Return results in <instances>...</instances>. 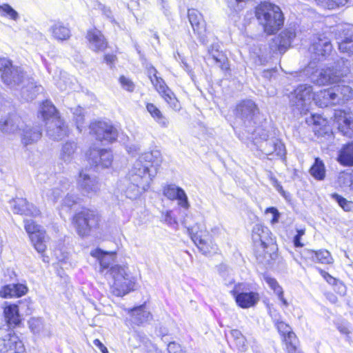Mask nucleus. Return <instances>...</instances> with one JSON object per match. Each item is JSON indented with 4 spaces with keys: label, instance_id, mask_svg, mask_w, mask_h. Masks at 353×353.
I'll return each instance as SVG.
<instances>
[{
    "label": "nucleus",
    "instance_id": "nucleus-27",
    "mask_svg": "<svg viewBox=\"0 0 353 353\" xmlns=\"http://www.w3.org/2000/svg\"><path fill=\"white\" fill-rule=\"evenodd\" d=\"M86 39L90 48L94 52H102L108 46V43L101 32L97 29L88 30Z\"/></svg>",
    "mask_w": 353,
    "mask_h": 353
},
{
    "label": "nucleus",
    "instance_id": "nucleus-63",
    "mask_svg": "<svg viewBox=\"0 0 353 353\" xmlns=\"http://www.w3.org/2000/svg\"><path fill=\"white\" fill-rule=\"evenodd\" d=\"M337 329L343 334L347 335L350 333L349 327L347 325H345V324L338 325Z\"/></svg>",
    "mask_w": 353,
    "mask_h": 353
},
{
    "label": "nucleus",
    "instance_id": "nucleus-17",
    "mask_svg": "<svg viewBox=\"0 0 353 353\" xmlns=\"http://www.w3.org/2000/svg\"><path fill=\"white\" fill-rule=\"evenodd\" d=\"M188 230L190 232L191 238L196 245L198 249L203 254H208L212 251H215L216 245L212 241L211 236L206 231L194 233V229L188 227Z\"/></svg>",
    "mask_w": 353,
    "mask_h": 353
},
{
    "label": "nucleus",
    "instance_id": "nucleus-59",
    "mask_svg": "<svg viewBox=\"0 0 353 353\" xmlns=\"http://www.w3.org/2000/svg\"><path fill=\"white\" fill-rule=\"evenodd\" d=\"M276 74V70L272 68L265 70L262 72V77L268 80H271L272 78L274 77Z\"/></svg>",
    "mask_w": 353,
    "mask_h": 353
},
{
    "label": "nucleus",
    "instance_id": "nucleus-11",
    "mask_svg": "<svg viewBox=\"0 0 353 353\" xmlns=\"http://www.w3.org/2000/svg\"><path fill=\"white\" fill-rule=\"evenodd\" d=\"M24 346L22 341L7 326L0 327V352L22 353Z\"/></svg>",
    "mask_w": 353,
    "mask_h": 353
},
{
    "label": "nucleus",
    "instance_id": "nucleus-16",
    "mask_svg": "<svg viewBox=\"0 0 353 353\" xmlns=\"http://www.w3.org/2000/svg\"><path fill=\"white\" fill-rule=\"evenodd\" d=\"M88 160L91 165L97 169L105 168L112 165L113 155L110 150L92 148L88 154Z\"/></svg>",
    "mask_w": 353,
    "mask_h": 353
},
{
    "label": "nucleus",
    "instance_id": "nucleus-43",
    "mask_svg": "<svg viewBox=\"0 0 353 353\" xmlns=\"http://www.w3.org/2000/svg\"><path fill=\"white\" fill-rule=\"evenodd\" d=\"M310 172L311 175L317 180H322L325 178V166L322 161L319 158L315 159L314 163L311 167Z\"/></svg>",
    "mask_w": 353,
    "mask_h": 353
},
{
    "label": "nucleus",
    "instance_id": "nucleus-34",
    "mask_svg": "<svg viewBox=\"0 0 353 353\" xmlns=\"http://www.w3.org/2000/svg\"><path fill=\"white\" fill-rule=\"evenodd\" d=\"M42 90V87L37 85L36 82L33 80L28 79L27 84L21 88V97L26 101H31L34 99Z\"/></svg>",
    "mask_w": 353,
    "mask_h": 353
},
{
    "label": "nucleus",
    "instance_id": "nucleus-2",
    "mask_svg": "<svg viewBox=\"0 0 353 353\" xmlns=\"http://www.w3.org/2000/svg\"><path fill=\"white\" fill-rule=\"evenodd\" d=\"M90 254L97 258L100 263V272L113 279L111 292L117 296H123L134 290V279L127 272L125 266L112 265L114 254L105 252L101 249L91 251Z\"/></svg>",
    "mask_w": 353,
    "mask_h": 353
},
{
    "label": "nucleus",
    "instance_id": "nucleus-47",
    "mask_svg": "<svg viewBox=\"0 0 353 353\" xmlns=\"http://www.w3.org/2000/svg\"><path fill=\"white\" fill-rule=\"evenodd\" d=\"M28 324L30 330L34 333H39L43 328V321L41 318H31Z\"/></svg>",
    "mask_w": 353,
    "mask_h": 353
},
{
    "label": "nucleus",
    "instance_id": "nucleus-23",
    "mask_svg": "<svg viewBox=\"0 0 353 353\" xmlns=\"http://www.w3.org/2000/svg\"><path fill=\"white\" fill-rule=\"evenodd\" d=\"M155 85L157 91L169 104L170 107L174 111H179L181 108V104L172 91L166 85L163 79L157 80Z\"/></svg>",
    "mask_w": 353,
    "mask_h": 353
},
{
    "label": "nucleus",
    "instance_id": "nucleus-55",
    "mask_svg": "<svg viewBox=\"0 0 353 353\" xmlns=\"http://www.w3.org/2000/svg\"><path fill=\"white\" fill-rule=\"evenodd\" d=\"M77 197L73 194H68L63 199V204L68 207H72L77 203Z\"/></svg>",
    "mask_w": 353,
    "mask_h": 353
},
{
    "label": "nucleus",
    "instance_id": "nucleus-45",
    "mask_svg": "<svg viewBox=\"0 0 353 353\" xmlns=\"http://www.w3.org/2000/svg\"><path fill=\"white\" fill-rule=\"evenodd\" d=\"M332 198L334 199L338 204L346 212L353 211V202L347 201L346 199L339 195L336 193H334L332 195Z\"/></svg>",
    "mask_w": 353,
    "mask_h": 353
},
{
    "label": "nucleus",
    "instance_id": "nucleus-28",
    "mask_svg": "<svg viewBox=\"0 0 353 353\" xmlns=\"http://www.w3.org/2000/svg\"><path fill=\"white\" fill-rule=\"evenodd\" d=\"M128 313L131 316V321L137 325H142L152 319V315L146 310L145 304L134 307Z\"/></svg>",
    "mask_w": 353,
    "mask_h": 353
},
{
    "label": "nucleus",
    "instance_id": "nucleus-4",
    "mask_svg": "<svg viewBox=\"0 0 353 353\" xmlns=\"http://www.w3.org/2000/svg\"><path fill=\"white\" fill-rule=\"evenodd\" d=\"M161 162V153L158 150L142 154L133 163L125 178L130 181L149 186L152 179L156 176Z\"/></svg>",
    "mask_w": 353,
    "mask_h": 353
},
{
    "label": "nucleus",
    "instance_id": "nucleus-31",
    "mask_svg": "<svg viewBox=\"0 0 353 353\" xmlns=\"http://www.w3.org/2000/svg\"><path fill=\"white\" fill-rule=\"evenodd\" d=\"M212 59L222 70H228L229 65L227 57L219 50L218 44H212L208 49V60Z\"/></svg>",
    "mask_w": 353,
    "mask_h": 353
},
{
    "label": "nucleus",
    "instance_id": "nucleus-53",
    "mask_svg": "<svg viewBox=\"0 0 353 353\" xmlns=\"http://www.w3.org/2000/svg\"><path fill=\"white\" fill-rule=\"evenodd\" d=\"M265 213L266 214H268V213L272 214V219L271 220V222L272 223H275L279 221L280 213L279 212L278 210L276 208L271 207V208H267L265 210Z\"/></svg>",
    "mask_w": 353,
    "mask_h": 353
},
{
    "label": "nucleus",
    "instance_id": "nucleus-54",
    "mask_svg": "<svg viewBox=\"0 0 353 353\" xmlns=\"http://www.w3.org/2000/svg\"><path fill=\"white\" fill-rule=\"evenodd\" d=\"M61 75L59 79L57 80L56 85L61 90L63 91L67 90L68 82L65 80V74H61Z\"/></svg>",
    "mask_w": 353,
    "mask_h": 353
},
{
    "label": "nucleus",
    "instance_id": "nucleus-50",
    "mask_svg": "<svg viewBox=\"0 0 353 353\" xmlns=\"http://www.w3.org/2000/svg\"><path fill=\"white\" fill-rule=\"evenodd\" d=\"M119 81L123 89L128 92H132L134 89V84L128 78L121 76L119 79Z\"/></svg>",
    "mask_w": 353,
    "mask_h": 353
},
{
    "label": "nucleus",
    "instance_id": "nucleus-32",
    "mask_svg": "<svg viewBox=\"0 0 353 353\" xmlns=\"http://www.w3.org/2000/svg\"><path fill=\"white\" fill-rule=\"evenodd\" d=\"M27 291V287L23 284H9L1 288L0 296L5 299L20 297L24 295Z\"/></svg>",
    "mask_w": 353,
    "mask_h": 353
},
{
    "label": "nucleus",
    "instance_id": "nucleus-29",
    "mask_svg": "<svg viewBox=\"0 0 353 353\" xmlns=\"http://www.w3.org/2000/svg\"><path fill=\"white\" fill-rule=\"evenodd\" d=\"M3 314L6 324L3 326H7V328L11 329V327H14L20 324L21 319L17 305L10 304L6 305L4 307Z\"/></svg>",
    "mask_w": 353,
    "mask_h": 353
},
{
    "label": "nucleus",
    "instance_id": "nucleus-33",
    "mask_svg": "<svg viewBox=\"0 0 353 353\" xmlns=\"http://www.w3.org/2000/svg\"><path fill=\"white\" fill-rule=\"evenodd\" d=\"M39 112L46 123L61 117L55 106L49 100L43 102Z\"/></svg>",
    "mask_w": 353,
    "mask_h": 353
},
{
    "label": "nucleus",
    "instance_id": "nucleus-13",
    "mask_svg": "<svg viewBox=\"0 0 353 353\" xmlns=\"http://www.w3.org/2000/svg\"><path fill=\"white\" fill-rule=\"evenodd\" d=\"M90 133L100 141L112 143L118 137L117 130L110 123L105 121H95L90 125Z\"/></svg>",
    "mask_w": 353,
    "mask_h": 353
},
{
    "label": "nucleus",
    "instance_id": "nucleus-19",
    "mask_svg": "<svg viewBox=\"0 0 353 353\" xmlns=\"http://www.w3.org/2000/svg\"><path fill=\"white\" fill-rule=\"evenodd\" d=\"M334 121L339 130L346 137H353V119L350 112L336 110L334 113Z\"/></svg>",
    "mask_w": 353,
    "mask_h": 353
},
{
    "label": "nucleus",
    "instance_id": "nucleus-7",
    "mask_svg": "<svg viewBox=\"0 0 353 353\" xmlns=\"http://www.w3.org/2000/svg\"><path fill=\"white\" fill-rule=\"evenodd\" d=\"M252 238L254 243V254L259 263L264 265L271 264L276 254H271L266 249L274 250V241L269 228L261 224H256L252 229Z\"/></svg>",
    "mask_w": 353,
    "mask_h": 353
},
{
    "label": "nucleus",
    "instance_id": "nucleus-15",
    "mask_svg": "<svg viewBox=\"0 0 353 353\" xmlns=\"http://www.w3.org/2000/svg\"><path fill=\"white\" fill-rule=\"evenodd\" d=\"M70 187L71 183L68 179L63 176L59 177L52 187L45 188L43 190L42 196L48 201L55 203Z\"/></svg>",
    "mask_w": 353,
    "mask_h": 353
},
{
    "label": "nucleus",
    "instance_id": "nucleus-51",
    "mask_svg": "<svg viewBox=\"0 0 353 353\" xmlns=\"http://www.w3.org/2000/svg\"><path fill=\"white\" fill-rule=\"evenodd\" d=\"M319 272L328 283L334 285L339 283L342 285L341 283L338 279H335L325 271L320 269Z\"/></svg>",
    "mask_w": 353,
    "mask_h": 353
},
{
    "label": "nucleus",
    "instance_id": "nucleus-30",
    "mask_svg": "<svg viewBox=\"0 0 353 353\" xmlns=\"http://www.w3.org/2000/svg\"><path fill=\"white\" fill-rule=\"evenodd\" d=\"M52 37L59 41L70 39L71 32L69 27L60 21H54L50 28Z\"/></svg>",
    "mask_w": 353,
    "mask_h": 353
},
{
    "label": "nucleus",
    "instance_id": "nucleus-58",
    "mask_svg": "<svg viewBox=\"0 0 353 353\" xmlns=\"http://www.w3.org/2000/svg\"><path fill=\"white\" fill-rule=\"evenodd\" d=\"M305 234V231L303 230H297V234L294 237V246L298 247H302L303 244L301 242V236Z\"/></svg>",
    "mask_w": 353,
    "mask_h": 353
},
{
    "label": "nucleus",
    "instance_id": "nucleus-10",
    "mask_svg": "<svg viewBox=\"0 0 353 353\" xmlns=\"http://www.w3.org/2000/svg\"><path fill=\"white\" fill-rule=\"evenodd\" d=\"M100 217L94 210L84 209L77 213L73 217V223L79 235L81 236L89 234L91 230L99 225Z\"/></svg>",
    "mask_w": 353,
    "mask_h": 353
},
{
    "label": "nucleus",
    "instance_id": "nucleus-60",
    "mask_svg": "<svg viewBox=\"0 0 353 353\" xmlns=\"http://www.w3.org/2000/svg\"><path fill=\"white\" fill-rule=\"evenodd\" d=\"M297 342L293 343L286 346V350L288 353H303L302 351L299 350L296 347Z\"/></svg>",
    "mask_w": 353,
    "mask_h": 353
},
{
    "label": "nucleus",
    "instance_id": "nucleus-14",
    "mask_svg": "<svg viewBox=\"0 0 353 353\" xmlns=\"http://www.w3.org/2000/svg\"><path fill=\"white\" fill-rule=\"evenodd\" d=\"M77 185L79 190L88 196L97 194L101 190V183L99 179L86 172L81 170L77 179Z\"/></svg>",
    "mask_w": 353,
    "mask_h": 353
},
{
    "label": "nucleus",
    "instance_id": "nucleus-36",
    "mask_svg": "<svg viewBox=\"0 0 353 353\" xmlns=\"http://www.w3.org/2000/svg\"><path fill=\"white\" fill-rule=\"evenodd\" d=\"M279 333L283 336L285 346L297 342L295 334L292 332L291 327L285 322L281 321L276 323Z\"/></svg>",
    "mask_w": 353,
    "mask_h": 353
},
{
    "label": "nucleus",
    "instance_id": "nucleus-44",
    "mask_svg": "<svg viewBox=\"0 0 353 353\" xmlns=\"http://www.w3.org/2000/svg\"><path fill=\"white\" fill-rule=\"evenodd\" d=\"M0 16L9 17L14 21H17L19 18V13L8 3L0 5Z\"/></svg>",
    "mask_w": 353,
    "mask_h": 353
},
{
    "label": "nucleus",
    "instance_id": "nucleus-57",
    "mask_svg": "<svg viewBox=\"0 0 353 353\" xmlns=\"http://www.w3.org/2000/svg\"><path fill=\"white\" fill-rule=\"evenodd\" d=\"M235 344L238 349L241 351H245L247 348L246 339L244 336H242L239 339L234 341Z\"/></svg>",
    "mask_w": 353,
    "mask_h": 353
},
{
    "label": "nucleus",
    "instance_id": "nucleus-40",
    "mask_svg": "<svg viewBox=\"0 0 353 353\" xmlns=\"http://www.w3.org/2000/svg\"><path fill=\"white\" fill-rule=\"evenodd\" d=\"M77 145L74 142H67L63 147L60 154V159L65 163H70L73 159Z\"/></svg>",
    "mask_w": 353,
    "mask_h": 353
},
{
    "label": "nucleus",
    "instance_id": "nucleus-9",
    "mask_svg": "<svg viewBox=\"0 0 353 353\" xmlns=\"http://www.w3.org/2000/svg\"><path fill=\"white\" fill-rule=\"evenodd\" d=\"M0 73L2 82L10 88H16L23 83L26 78L23 69L12 64L8 58H0Z\"/></svg>",
    "mask_w": 353,
    "mask_h": 353
},
{
    "label": "nucleus",
    "instance_id": "nucleus-42",
    "mask_svg": "<svg viewBox=\"0 0 353 353\" xmlns=\"http://www.w3.org/2000/svg\"><path fill=\"white\" fill-rule=\"evenodd\" d=\"M311 258L313 261L319 262L324 264H330L333 261V259L330 253L325 250L319 251L310 252Z\"/></svg>",
    "mask_w": 353,
    "mask_h": 353
},
{
    "label": "nucleus",
    "instance_id": "nucleus-25",
    "mask_svg": "<svg viewBox=\"0 0 353 353\" xmlns=\"http://www.w3.org/2000/svg\"><path fill=\"white\" fill-rule=\"evenodd\" d=\"M232 294L237 305L242 308H248L254 306L259 300V295L256 292H239L236 288L232 290Z\"/></svg>",
    "mask_w": 353,
    "mask_h": 353
},
{
    "label": "nucleus",
    "instance_id": "nucleus-39",
    "mask_svg": "<svg viewBox=\"0 0 353 353\" xmlns=\"http://www.w3.org/2000/svg\"><path fill=\"white\" fill-rule=\"evenodd\" d=\"M339 161L345 165H353V143L347 145L341 150Z\"/></svg>",
    "mask_w": 353,
    "mask_h": 353
},
{
    "label": "nucleus",
    "instance_id": "nucleus-26",
    "mask_svg": "<svg viewBox=\"0 0 353 353\" xmlns=\"http://www.w3.org/2000/svg\"><path fill=\"white\" fill-rule=\"evenodd\" d=\"M119 187L127 198L135 199L143 191L148 189L149 186H145L139 183L130 181L128 179L125 177V179L121 181Z\"/></svg>",
    "mask_w": 353,
    "mask_h": 353
},
{
    "label": "nucleus",
    "instance_id": "nucleus-5",
    "mask_svg": "<svg viewBox=\"0 0 353 353\" xmlns=\"http://www.w3.org/2000/svg\"><path fill=\"white\" fill-rule=\"evenodd\" d=\"M0 129L5 133L18 132L24 146L37 143L42 136V130L39 125L27 124L17 114L10 115L8 119L1 120Z\"/></svg>",
    "mask_w": 353,
    "mask_h": 353
},
{
    "label": "nucleus",
    "instance_id": "nucleus-22",
    "mask_svg": "<svg viewBox=\"0 0 353 353\" xmlns=\"http://www.w3.org/2000/svg\"><path fill=\"white\" fill-rule=\"evenodd\" d=\"M296 36L295 26L287 27L280 32L274 41L280 53H284L291 46Z\"/></svg>",
    "mask_w": 353,
    "mask_h": 353
},
{
    "label": "nucleus",
    "instance_id": "nucleus-64",
    "mask_svg": "<svg viewBox=\"0 0 353 353\" xmlns=\"http://www.w3.org/2000/svg\"><path fill=\"white\" fill-rule=\"evenodd\" d=\"M230 334H231L232 337L233 338L234 341H235V340L239 339L240 337H241L242 336H243L241 332L236 329L232 330L230 331Z\"/></svg>",
    "mask_w": 353,
    "mask_h": 353
},
{
    "label": "nucleus",
    "instance_id": "nucleus-52",
    "mask_svg": "<svg viewBox=\"0 0 353 353\" xmlns=\"http://www.w3.org/2000/svg\"><path fill=\"white\" fill-rule=\"evenodd\" d=\"M157 70H156V68L154 67L150 66L148 68V77L155 88H156L155 83L157 82V81L159 79H163L162 78L157 77Z\"/></svg>",
    "mask_w": 353,
    "mask_h": 353
},
{
    "label": "nucleus",
    "instance_id": "nucleus-49",
    "mask_svg": "<svg viewBox=\"0 0 353 353\" xmlns=\"http://www.w3.org/2000/svg\"><path fill=\"white\" fill-rule=\"evenodd\" d=\"M339 181L343 183L345 186H348L350 190L353 194V179L351 174L341 173L339 176Z\"/></svg>",
    "mask_w": 353,
    "mask_h": 353
},
{
    "label": "nucleus",
    "instance_id": "nucleus-6",
    "mask_svg": "<svg viewBox=\"0 0 353 353\" xmlns=\"http://www.w3.org/2000/svg\"><path fill=\"white\" fill-rule=\"evenodd\" d=\"M254 14L264 32L274 34L284 23V16L279 6L268 1L261 2L256 6Z\"/></svg>",
    "mask_w": 353,
    "mask_h": 353
},
{
    "label": "nucleus",
    "instance_id": "nucleus-41",
    "mask_svg": "<svg viewBox=\"0 0 353 353\" xmlns=\"http://www.w3.org/2000/svg\"><path fill=\"white\" fill-rule=\"evenodd\" d=\"M334 88L339 97L341 104L353 98V89L347 85H338Z\"/></svg>",
    "mask_w": 353,
    "mask_h": 353
},
{
    "label": "nucleus",
    "instance_id": "nucleus-8",
    "mask_svg": "<svg viewBox=\"0 0 353 353\" xmlns=\"http://www.w3.org/2000/svg\"><path fill=\"white\" fill-rule=\"evenodd\" d=\"M259 108L250 99L241 101L236 107V117L240 120L241 126L249 134H254L260 129L256 127Z\"/></svg>",
    "mask_w": 353,
    "mask_h": 353
},
{
    "label": "nucleus",
    "instance_id": "nucleus-56",
    "mask_svg": "<svg viewBox=\"0 0 353 353\" xmlns=\"http://www.w3.org/2000/svg\"><path fill=\"white\" fill-rule=\"evenodd\" d=\"M78 110L79 111V114L77 115V117H74V119H75L77 129L79 130V132H81L82 124L83 123V121H84V116L83 114L82 109H79Z\"/></svg>",
    "mask_w": 353,
    "mask_h": 353
},
{
    "label": "nucleus",
    "instance_id": "nucleus-24",
    "mask_svg": "<svg viewBox=\"0 0 353 353\" xmlns=\"http://www.w3.org/2000/svg\"><path fill=\"white\" fill-rule=\"evenodd\" d=\"M12 210L16 214H24L31 216H37L40 214L39 210L34 205L29 203L26 199L17 198L11 201Z\"/></svg>",
    "mask_w": 353,
    "mask_h": 353
},
{
    "label": "nucleus",
    "instance_id": "nucleus-48",
    "mask_svg": "<svg viewBox=\"0 0 353 353\" xmlns=\"http://www.w3.org/2000/svg\"><path fill=\"white\" fill-rule=\"evenodd\" d=\"M323 6L328 9H334L335 7L344 6L348 0H318Z\"/></svg>",
    "mask_w": 353,
    "mask_h": 353
},
{
    "label": "nucleus",
    "instance_id": "nucleus-61",
    "mask_svg": "<svg viewBox=\"0 0 353 353\" xmlns=\"http://www.w3.org/2000/svg\"><path fill=\"white\" fill-rule=\"evenodd\" d=\"M320 119H321L320 116L312 114L310 118V120L307 119L306 121L309 123H313L314 125H319L321 124Z\"/></svg>",
    "mask_w": 353,
    "mask_h": 353
},
{
    "label": "nucleus",
    "instance_id": "nucleus-21",
    "mask_svg": "<svg viewBox=\"0 0 353 353\" xmlns=\"http://www.w3.org/2000/svg\"><path fill=\"white\" fill-rule=\"evenodd\" d=\"M163 193L170 200H177L179 205L185 210L190 208L188 196L181 188L173 184L168 185L164 187Z\"/></svg>",
    "mask_w": 353,
    "mask_h": 353
},
{
    "label": "nucleus",
    "instance_id": "nucleus-62",
    "mask_svg": "<svg viewBox=\"0 0 353 353\" xmlns=\"http://www.w3.org/2000/svg\"><path fill=\"white\" fill-rule=\"evenodd\" d=\"M93 343L97 346L102 353L108 351L107 347L99 339H94Z\"/></svg>",
    "mask_w": 353,
    "mask_h": 353
},
{
    "label": "nucleus",
    "instance_id": "nucleus-20",
    "mask_svg": "<svg viewBox=\"0 0 353 353\" xmlns=\"http://www.w3.org/2000/svg\"><path fill=\"white\" fill-rule=\"evenodd\" d=\"M46 134L53 140H61L68 134V128L64 121L61 118L47 121Z\"/></svg>",
    "mask_w": 353,
    "mask_h": 353
},
{
    "label": "nucleus",
    "instance_id": "nucleus-38",
    "mask_svg": "<svg viewBox=\"0 0 353 353\" xmlns=\"http://www.w3.org/2000/svg\"><path fill=\"white\" fill-rule=\"evenodd\" d=\"M266 147L264 148V152L267 155L274 153L280 157H284L286 154L285 147L283 143L276 141V142H268L265 143Z\"/></svg>",
    "mask_w": 353,
    "mask_h": 353
},
{
    "label": "nucleus",
    "instance_id": "nucleus-1",
    "mask_svg": "<svg viewBox=\"0 0 353 353\" xmlns=\"http://www.w3.org/2000/svg\"><path fill=\"white\" fill-rule=\"evenodd\" d=\"M333 50L330 39L324 34L313 35L309 52L314 62L311 61L305 72L310 74V80L319 85L339 83L342 79L350 72V63L347 60L341 59L334 68L326 69H314V61L325 60Z\"/></svg>",
    "mask_w": 353,
    "mask_h": 353
},
{
    "label": "nucleus",
    "instance_id": "nucleus-3",
    "mask_svg": "<svg viewBox=\"0 0 353 353\" xmlns=\"http://www.w3.org/2000/svg\"><path fill=\"white\" fill-rule=\"evenodd\" d=\"M336 90L330 88L321 90L316 95L313 94L312 87L307 84L299 85L290 95V103L293 111L305 114L310 108L312 101L321 107L340 105Z\"/></svg>",
    "mask_w": 353,
    "mask_h": 353
},
{
    "label": "nucleus",
    "instance_id": "nucleus-18",
    "mask_svg": "<svg viewBox=\"0 0 353 353\" xmlns=\"http://www.w3.org/2000/svg\"><path fill=\"white\" fill-rule=\"evenodd\" d=\"M188 16L192 29L198 35L199 41L203 45H206L208 39L205 34V23L202 14L196 9H189Z\"/></svg>",
    "mask_w": 353,
    "mask_h": 353
},
{
    "label": "nucleus",
    "instance_id": "nucleus-12",
    "mask_svg": "<svg viewBox=\"0 0 353 353\" xmlns=\"http://www.w3.org/2000/svg\"><path fill=\"white\" fill-rule=\"evenodd\" d=\"M25 229L29 234L30 241L39 253L44 252L46 250L47 236L46 232L41 230V226L36 224L32 219L24 221Z\"/></svg>",
    "mask_w": 353,
    "mask_h": 353
},
{
    "label": "nucleus",
    "instance_id": "nucleus-37",
    "mask_svg": "<svg viewBox=\"0 0 353 353\" xmlns=\"http://www.w3.org/2000/svg\"><path fill=\"white\" fill-rule=\"evenodd\" d=\"M146 109L156 122L162 128H168L169 125L168 119L162 114L160 110L153 103H148Z\"/></svg>",
    "mask_w": 353,
    "mask_h": 353
},
{
    "label": "nucleus",
    "instance_id": "nucleus-46",
    "mask_svg": "<svg viewBox=\"0 0 353 353\" xmlns=\"http://www.w3.org/2000/svg\"><path fill=\"white\" fill-rule=\"evenodd\" d=\"M264 281L268 283L269 287L274 290L276 294H281L282 288L279 285L276 280L274 278L269 276L268 275H263Z\"/></svg>",
    "mask_w": 353,
    "mask_h": 353
},
{
    "label": "nucleus",
    "instance_id": "nucleus-35",
    "mask_svg": "<svg viewBox=\"0 0 353 353\" xmlns=\"http://www.w3.org/2000/svg\"><path fill=\"white\" fill-rule=\"evenodd\" d=\"M340 52L353 54V28L343 31V37L338 43Z\"/></svg>",
    "mask_w": 353,
    "mask_h": 353
}]
</instances>
